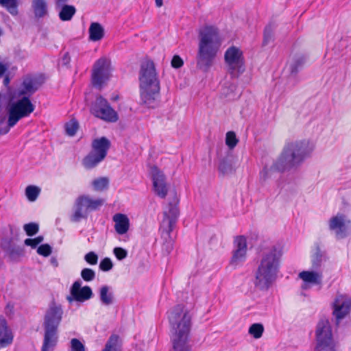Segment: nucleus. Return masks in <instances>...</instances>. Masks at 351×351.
<instances>
[{
  "mask_svg": "<svg viewBox=\"0 0 351 351\" xmlns=\"http://www.w3.org/2000/svg\"><path fill=\"white\" fill-rule=\"evenodd\" d=\"M110 145V141L105 136L95 138L92 141L91 151L83 160V165L89 169L96 167L106 157Z\"/></svg>",
  "mask_w": 351,
  "mask_h": 351,
  "instance_id": "nucleus-7",
  "label": "nucleus"
},
{
  "mask_svg": "<svg viewBox=\"0 0 351 351\" xmlns=\"http://www.w3.org/2000/svg\"><path fill=\"white\" fill-rule=\"evenodd\" d=\"M8 69V66L6 64L0 62V78L4 75Z\"/></svg>",
  "mask_w": 351,
  "mask_h": 351,
  "instance_id": "nucleus-56",
  "label": "nucleus"
},
{
  "mask_svg": "<svg viewBox=\"0 0 351 351\" xmlns=\"http://www.w3.org/2000/svg\"><path fill=\"white\" fill-rule=\"evenodd\" d=\"M32 8L36 18H43L47 14V4L45 0H32Z\"/></svg>",
  "mask_w": 351,
  "mask_h": 351,
  "instance_id": "nucleus-28",
  "label": "nucleus"
},
{
  "mask_svg": "<svg viewBox=\"0 0 351 351\" xmlns=\"http://www.w3.org/2000/svg\"><path fill=\"white\" fill-rule=\"evenodd\" d=\"M235 250L230 261V264L237 266L243 263L246 258L247 241L245 237L239 236L234 239Z\"/></svg>",
  "mask_w": 351,
  "mask_h": 351,
  "instance_id": "nucleus-17",
  "label": "nucleus"
},
{
  "mask_svg": "<svg viewBox=\"0 0 351 351\" xmlns=\"http://www.w3.org/2000/svg\"><path fill=\"white\" fill-rule=\"evenodd\" d=\"M90 111L95 117L109 122H116L118 115L108 101L102 96H98L92 104Z\"/></svg>",
  "mask_w": 351,
  "mask_h": 351,
  "instance_id": "nucleus-9",
  "label": "nucleus"
},
{
  "mask_svg": "<svg viewBox=\"0 0 351 351\" xmlns=\"http://www.w3.org/2000/svg\"><path fill=\"white\" fill-rule=\"evenodd\" d=\"M50 261H51V265H53L54 267H56L58 266V262L56 258L52 257L51 258Z\"/></svg>",
  "mask_w": 351,
  "mask_h": 351,
  "instance_id": "nucleus-58",
  "label": "nucleus"
},
{
  "mask_svg": "<svg viewBox=\"0 0 351 351\" xmlns=\"http://www.w3.org/2000/svg\"><path fill=\"white\" fill-rule=\"evenodd\" d=\"M315 351H336V344L332 337L331 326L326 319H321L316 330Z\"/></svg>",
  "mask_w": 351,
  "mask_h": 351,
  "instance_id": "nucleus-8",
  "label": "nucleus"
},
{
  "mask_svg": "<svg viewBox=\"0 0 351 351\" xmlns=\"http://www.w3.org/2000/svg\"><path fill=\"white\" fill-rule=\"evenodd\" d=\"M69 0H56V4L58 7H60L61 5L66 3Z\"/></svg>",
  "mask_w": 351,
  "mask_h": 351,
  "instance_id": "nucleus-59",
  "label": "nucleus"
},
{
  "mask_svg": "<svg viewBox=\"0 0 351 351\" xmlns=\"http://www.w3.org/2000/svg\"><path fill=\"white\" fill-rule=\"evenodd\" d=\"M52 252V248L49 244H43L40 245L37 248V253L43 256H49Z\"/></svg>",
  "mask_w": 351,
  "mask_h": 351,
  "instance_id": "nucleus-49",
  "label": "nucleus"
},
{
  "mask_svg": "<svg viewBox=\"0 0 351 351\" xmlns=\"http://www.w3.org/2000/svg\"><path fill=\"white\" fill-rule=\"evenodd\" d=\"M39 88V84L37 80L31 76H26L24 77L22 84L17 91L19 97H28L29 98L33 94H34Z\"/></svg>",
  "mask_w": 351,
  "mask_h": 351,
  "instance_id": "nucleus-18",
  "label": "nucleus"
},
{
  "mask_svg": "<svg viewBox=\"0 0 351 351\" xmlns=\"http://www.w3.org/2000/svg\"><path fill=\"white\" fill-rule=\"evenodd\" d=\"M310 284L306 282H304L303 285H302V288L303 289H308L310 288Z\"/></svg>",
  "mask_w": 351,
  "mask_h": 351,
  "instance_id": "nucleus-61",
  "label": "nucleus"
},
{
  "mask_svg": "<svg viewBox=\"0 0 351 351\" xmlns=\"http://www.w3.org/2000/svg\"><path fill=\"white\" fill-rule=\"evenodd\" d=\"M238 139L234 132L230 131L226 134V143L230 149H233L237 144Z\"/></svg>",
  "mask_w": 351,
  "mask_h": 351,
  "instance_id": "nucleus-44",
  "label": "nucleus"
},
{
  "mask_svg": "<svg viewBox=\"0 0 351 351\" xmlns=\"http://www.w3.org/2000/svg\"><path fill=\"white\" fill-rule=\"evenodd\" d=\"M192 316L182 304L176 305L169 315L172 327L171 342L173 351H191L189 343Z\"/></svg>",
  "mask_w": 351,
  "mask_h": 351,
  "instance_id": "nucleus-4",
  "label": "nucleus"
},
{
  "mask_svg": "<svg viewBox=\"0 0 351 351\" xmlns=\"http://www.w3.org/2000/svg\"><path fill=\"white\" fill-rule=\"evenodd\" d=\"M62 8L59 12V18L62 21H68L71 20L76 12V9L73 5H61Z\"/></svg>",
  "mask_w": 351,
  "mask_h": 351,
  "instance_id": "nucleus-32",
  "label": "nucleus"
},
{
  "mask_svg": "<svg viewBox=\"0 0 351 351\" xmlns=\"http://www.w3.org/2000/svg\"><path fill=\"white\" fill-rule=\"evenodd\" d=\"M11 128L7 124L5 125L3 121H0V135H4L9 132Z\"/></svg>",
  "mask_w": 351,
  "mask_h": 351,
  "instance_id": "nucleus-53",
  "label": "nucleus"
},
{
  "mask_svg": "<svg viewBox=\"0 0 351 351\" xmlns=\"http://www.w3.org/2000/svg\"><path fill=\"white\" fill-rule=\"evenodd\" d=\"M44 240L43 236H38L34 239H26L24 243L27 246H30L32 248H36Z\"/></svg>",
  "mask_w": 351,
  "mask_h": 351,
  "instance_id": "nucleus-45",
  "label": "nucleus"
},
{
  "mask_svg": "<svg viewBox=\"0 0 351 351\" xmlns=\"http://www.w3.org/2000/svg\"><path fill=\"white\" fill-rule=\"evenodd\" d=\"M184 62L179 56H174L171 60V66L173 68L179 69L183 65Z\"/></svg>",
  "mask_w": 351,
  "mask_h": 351,
  "instance_id": "nucleus-52",
  "label": "nucleus"
},
{
  "mask_svg": "<svg viewBox=\"0 0 351 351\" xmlns=\"http://www.w3.org/2000/svg\"><path fill=\"white\" fill-rule=\"evenodd\" d=\"M119 336L117 335H112L107 341L105 347L102 351H119L118 350V341Z\"/></svg>",
  "mask_w": 351,
  "mask_h": 351,
  "instance_id": "nucleus-35",
  "label": "nucleus"
},
{
  "mask_svg": "<svg viewBox=\"0 0 351 351\" xmlns=\"http://www.w3.org/2000/svg\"><path fill=\"white\" fill-rule=\"evenodd\" d=\"M282 256V250L280 245H273L262 252L254 282L257 289L267 291L276 281Z\"/></svg>",
  "mask_w": 351,
  "mask_h": 351,
  "instance_id": "nucleus-2",
  "label": "nucleus"
},
{
  "mask_svg": "<svg viewBox=\"0 0 351 351\" xmlns=\"http://www.w3.org/2000/svg\"><path fill=\"white\" fill-rule=\"evenodd\" d=\"M305 63V58L299 56L293 58L289 65V70L291 75H296L298 71L302 69Z\"/></svg>",
  "mask_w": 351,
  "mask_h": 351,
  "instance_id": "nucleus-34",
  "label": "nucleus"
},
{
  "mask_svg": "<svg viewBox=\"0 0 351 351\" xmlns=\"http://www.w3.org/2000/svg\"><path fill=\"white\" fill-rule=\"evenodd\" d=\"M82 282L80 280H76L72 285L70 289V295L66 297V300L69 303L73 301L83 302L86 301L93 296V293L89 286L81 287Z\"/></svg>",
  "mask_w": 351,
  "mask_h": 351,
  "instance_id": "nucleus-14",
  "label": "nucleus"
},
{
  "mask_svg": "<svg viewBox=\"0 0 351 351\" xmlns=\"http://www.w3.org/2000/svg\"><path fill=\"white\" fill-rule=\"evenodd\" d=\"M89 39L92 41H99L104 36V29L101 25L97 22L90 23L89 29Z\"/></svg>",
  "mask_w": 351,
  "mask_h": 351,
  "instance_id": "nucleus-26",
  "label": "nucleus"
},
{
  "mask_svg": "<svg viewBox=\"0 0 351 351\" xmlns=\"http://www.w3.org/2000/svg\"><path fill=\"white\" fill-rule=\"evenodd\" d=\"M161 229V237L163 239V243L162 245V252L163 254L168 255L173 249V240L171 237V232L173 229L169 230L168 228H160Z\"/></svg>",
  "mask_w": 351,
  "mask_h": 351,
  "instance_id": "nucleus-24",
  "label": "nucleus"
},
{
  "mask_svg": "<svg viewBox=\"0 0 351 351\" xmlns=\"http://www.w3.org/2000/svg\"><path fill=\"white\" fill-rule=\"evenodd\" d=\"M4 312L8 317H12L14 315V305L11 303H8L5 307Z\"/></svg>",
  "mask_w": 351,
  "mask_h": 351,
  "instance_id": "nucleus-54",
  "label": "nucleus"
},
{
  "mask_svg": "<svg viewBox=\"0 0 351 351\" xmlns=\"http://www.w3.org/2000/svg\"><path fill=\"white\" fill-rule=\"evenodd\" d=\"M63 310L55 302L50 303L43 324L44 329L41 351H54L58 341V326L61 322Z\"/></svg>",
  "mask_w": 351,
  "mask_h": 351,
  "instance_id": "nucleus-6",
  "label": "nucleus"
},
{
  "mask_svg": "<svg viewBox=\"0 0 351 351\" xmlns=\"http://www.w3.org/2000/svg\"><path fill=\"white\" fill-rule=\"evenodd\" d=\"M156 5L158 8H160L163 5V0H155Z\"/></svg>",
  "mask_w": 351,
  "mask_h": 351,
  "instance_id": "nucleus-60",
  "label": "nucleus"
},
{
  "mask_svg": "<svg viewBox=\"0 0 351 351\" xmlns=\"http://www.w3.org/2000/svg\"><path fill=\"white\" fill-rule=\"evenodd\" d=\"M13 341V335L8 328L6 320L0 317V348L7 347Z\"/></svg>",
  "mask_w": 351,
  "mask_h": 351,
  "instance_id": "nucleus-22",
  "label": "nucleus"
},
{
  "mask_svg": "<svg viewBox=\"0 0 351 351\" xmlns=\"http://www.w3.org/2000/svg\"><path fill=\"white\" fill-rule=\"evenodd\" d=\"M264 331V327L261 324H253L249 328V333L255 339L261 337Z\"/></svg>",
  "mask_w": 351,
  "mask_h": 351,
  "instance_id": "nucleus-38",
  "label": "nucleus"
},
{
  "mask_svg": "<svg viewBox=\"0 0 351 351\" xmlns=\"http://www.w3.org/2000/svg\"><path fill=\"white\" fill-rule=\"evenodd\" d=\"M10 231L12 232V227L11 226H10Z\"/></svg>",
  "mask_w": 351,
  "mask_h": 351,
  "instance_id": "nucleus-62",
  "label": "nucleus"
},
{
  "mask_svg": "<svg viewBox=\"0 0 351 351\" xmlns=\"http://www.w3.org/2000/svg\"><path fill=\"white\" fill-rule=\"evenodd\" d=\"M23 229L27 236L32 237L38 232L39 226L37 223L31 222L25 224L23 226Z\"/></svg>",
  "mask_w": 351,
  "mask_h": 351,
  "instance_id": "nucleus-42",
  "label": "nucleus"
},
{
  "mask_svg": "<svg viewBox=\"0 0 351 351\" xmlns=\"http://www.w3.org/2000/svg\"><path fill=\"white\" fill-rule=\"evenodd\" d=\"M86 262L91 265H95L97 263L98 256L94 252H90L84 256Z\"/></svg>",
  "mask_w": 351,
  "mask_h": 351,
  "instance_id": "nucleus-50",
  "label": "nucleus"
},
{
  "mask_svg": "<svg viewBox=\"0 0 351 351\" xmlns=\"http://www.w3.org/2000/svg\"><path fill=\"white\" fill-rule=\"evenodd\" d=\"M152 178L155 193L162 199L165 198L168 188L165 175L158 168L154 167L152 169Z\"/></svg>",
  "mask_w": 351,
  "mask_h": 351,
  "instance_id": "nucleus-16",
  "label": "nucleus"
},
{
  "mask_svg": "<svg viewBox=\"0 0 351 351\" xmlns=\"http://www.w3.org/2000/svg\"><path fill=\"white\" fill-rule=\"evenodd\" d=\"M40 192L39 187L29 185L25 189V195L30 202H34L38 197Z\"/></svg>",
  "mask_w": 351,
  "mask_h": 351,
  "instance_id": "nucleus-36",
  "label": "nucleus"
},
{
  "mask_svg": "<svg viewBox=\"0 0 351 351\" xmlns=\"http://www.w3.org/2000/svg\"><path fill=\"white\" fill-rule=\"evenodd\" d=\"M93 186L95 191H104L108 186V179L106 178H100L93 180Z\"/></svg>",
  "mask_w": 351,
  "mask_h": 351,
  "instance_id": "nucleus-40",
  "label": "nucleus"
},
{
  "mask_svg": "<svg viewBox=\"0 0 351 351\" xmlns=\"http://www.w3.org/2000/svg\"><path fill=\"white\" fill-rule=\"evenodd\" d=\"M10 108L23 117H26L34 112L35 106L31 102L29 98L25 96L14 102Z\"/></svg>",
  "mask_w": 351,
  "mask_h": 351,
  "instance_id": "nucleus-20",
  "label": "nucleus"
},
{
  "mask_svg": "<svg viewBox=\"0 0 351 351\" xmlns=\"http://www.w3.org/2000/svg\"><path fill=\"white\" fill-rule=\"evenodd\" d=\"M199 43L196 55L197 68L207 72L213 66L221 45L218 29L205 25L199 30Z\"/></svg>",
  "mask_w": 351,
  "mask_h": 351,
  "instance_id": "nucleus-3",
  "label": "nucleus"
},
{
  "mask_svg": "<svg viewBox=\"0 0 351 351\" xmlns=\"http://www.w3.org/2000/svg\"><path fill=\"white\" fill-rule=\"evenodd\" d=\"M178 203L179 199L175 193L172 199L169 201L167 209L163 212L160 228H168L169 230L173 229L180 214Z\"/></svg>",
  "mask_w": 351,
  "mask_h": 351,
  "instance_id": "nucleus-12",
  "label": "nucleus"
},
{
  "mask_svg": "<svg viewBox=\"0 0 351 351\" xmlns=\"http://www.w3.org/2000/svg\"><path fill=\"white\" fill-rule=\"evenodd\" d=\"M241 91L237 89L236 84L231 82H226L221 90V97L227 101H233L239 99Z\"/></svg>",
  "mask_w": 351,
  "mask_h": 351,
  "instance_id": "nucleus-21",
  "label": "nucleus"
},
{
  "mask_svg": "<svg viewBox=\"0 0 351 351\" xmlns=\"http://www.w3.org/2000/svg\"><path fill=\"white\" fill-rule=\"evenodd\" d=\"M22 118H23L22 116H21L19 113H17L13 109L10 108L8 111V125L10 128L14 127L17 123V122Z\"/></svg>",
  "mask_w": 351,
  "mask_h": 351,
  "instance_id": "nucleus-39",
  "label": "nucleus"
},
{
  "mask_svg": "<svg viewBox=\"0 0 351 351\" xmlns=\"http://www.w3.org/2000/svg\"><path fill=\"white\" fill-rule=\"evenodd\" d=\"M82 278L86 282L93 281L95 278V272L90 268H84L80 273Z\"/></svg>",
  "mask_w": 351,
  "mask_h": 351,
  "instance_id": "nucleus-43",
  "label": "nucleus"
},
{
  "mask_svg": "<svg viewBox=\"0 0 351 351\" xmlns=\"http://www.w3.org/2000/svg\"><path fill=\"white\" fill-rule=\"evenodd\" d=\"M113 221L115 230L119 234H124L128 231L130 221L125 215L117 213L113 216Z\"/></svg>",
  "mask_w": 351,
  "mask_h": 351,
  "instance_id": "nucleus-23",
  "label": "nucleus"
},
{
  "mask_svg": "<svg viewBox=\"0 0 351 351\" xmlns=\"http://www.w3.org/2000/svg\"><path fill=\"white\" fill-rule=\"evenodd\" d=\"M99 269L103 271H108L112 269L113 263L110 258H104L99 263Z\"/></svg>",
  "mask_w": 351,
  "mask_h": 351,
  "instance_id": "nucleus-48",
  "label": "nucleus"
},
{
  "mask_svg": "<svg viewBox=\"0 0 351 351\" xmlns=\"http://www.w3.org/2000/svg\"><path fill=\"white\" fill-rule=\"evenodd\" d=\"M350 309L351 298L342 295L337 296L333 302V315L337 325L350 313Z\"/></svg>",
  "mask_w": 351,
  "mask_h": 351,
  "instance_id": "nucleus-15",
  "label": "nucleus"
},
{
  "mask_svg": "<svg viewBox=\"0 0 351 351\" xmlns=\"http://www.w3.org/2000/svg\"><path fill=\"white\" fill-rule=\"evenodd\" d=\"M1 247L12 261H18L24 255L23 247L13 244L12 239H3Z\"/></svg>",
  "mask_w": 351,
  "mask_h": 351,
  "instance_id": "nucleus-19",
  "label": "nucleus"
},
{
  "mask_svg": "<svg viewBox=\"0 0 351 351\" xmlns=\"http://www.w3.org/2000/svg\"><path fill=\"white\" fill-rule=\"evenodd\" d=\"M140 93L141 101L147 108L157 106L160 93L158 80L154 63L146 60L142 62L139 71Z\"/></svg>",
  "mask_w": 351,
  "mask_h": 351,
  "instance_id": "nucleus-5",
  "label": "nucleus"
},
{
  "mask_svg": "<svg viewBox=\"0 0 351 351\" xmlns=\"http://www.w3.org/2000/svg\"><path fill=\"white\" fill-rule=\"evenodd\" d=\"M226 62L233 75H239L245 70L242 51L232 46L228 48L224 55Z\"/></svg>",
  "mask_w": 351,
  "mask_h": 351,
  "instance_id": "nucleus-11",
  "label": "nucleus"
},
{
  "mask_svg": "<svg viewBox=\"0 0 351 351\" xmlns=\"http://www.w3.org/2000/svg\"><path fill=\"white\" fill-rule=\"evenodd\" d=\"M71 350L85 351V346L78 339L73 338L71 340Z\"/></svg>",
  "mask_w": 351,
  "mask_h": 351,
  "instance_id": "nucleus-46",
  "label": "nucleus"
},
{
  "mask_svg": "<svg viewBox=\"0 0 351 351\" xmlns=\"http://www.w3.org/2000/svg\"><path fill=\"white\" fill-rule=\"evenodd\" d=\"M10 82V79L8 75H6L3 79V84L7 86Z\"/></svg>",
  "mask_w": 351,
  "mask_h": 351,
  "instance_id": "nucleus-57",
  "label": "nucleus"
},
{
  "mask_svg": "<svg viewBox=\"0 0 351 351\" xmlns=\"http://www.w3.org/2000/svg\"><path fill=\"white\" fill-rule=\"evenodd\" d=\"M273 38V29L271 25L265 27L264 30L263 45H267Z\"/></svg>",
  "mask_w": 351,
  "mask_h": 351,
  "instance_id": "nucleus-47",
  "label": "nucleus"
},
{
  "mask_svg": "<svg viewBox=\"0 0 351 351\" xmlns=\"http://www.w3.org/2000/svg\"><path fill=\"white\" fill-rule=\"evenodd\" d=\"M71 58L68 52L65 53L62 58L61 64L64 66H67L70 63Z\"/></svg>",
  "mask_w": 351,
  "mask_h": 351,
  "instance_id": "nucleus-55",
  "label": "nucleus"
},
{
  "mask_svg": "<svg viewBox=\"0 0 351 351\" xmlns=\"http://www.w3.org/2000/svg\"><path fill=\"white\" fill-rule=\"evenodd\" d=\"M219 171L223 175L230 174L233 171L232 165L227 159L221 160L219 164Z\"/></svg>",
  "mask_w": 351,
  "mask_h": 351,
  "instance_id": "nucleus-37",
  "label": "nucleus"
},
{
  "mask_svg": "<svg viewBox=\"0 0 351 351\" xmlns=\"http://www.w3.org/2000/svg\"><path fill=\"white\" fill-rule=\"evenodd\" d=\"M110 60L106 58L97 60L93 69L92 82L94 86L101 88L109 79L110 75Z\"/></svg>",
  "mask_w": 351,
  "mask_h": 351,
  "instance_id": "nucleus-10",
  "label": "nucleus"
},
{
  "mask_svg": "<svg viewBox=\"0 0 351 351\" xmlns=\"http://www.w3.org/2000/svg\"><path fill=\"white\" fill-rule=\"evenodd\" d=\"M313 149L314 146L307 140L286 143L278 158L269 167L265 166L261 171V179L266 180L273 173H282L298 167L311 156Z\"/></svg>",
  "mask_w": 351,
  "mask_h": 351,
  "instance_id": "nucleus-1",
  "label": "nucleus"
},
{
  "mask_svg": "<svg viewBox=\"0 0 351 351\" xmlns=\"http://www.w3.org/2000/svg\"><path fill=\"white\" fill-rule=\"evenodd\" d=\"M113 252L116 258L119 261L123 260L128 256L127 250L119 247H114Z\"/></svg>",
  "mask_w": 351,
  "mask_h": 351,
  "instance_id": "nucleus-51",
  "label": "nucleus"
},
{
  "mask_svg": "<svg viewBox=\"0 0 351 351\" xmlns=\"http://www.w3.org/2000/svg\"><path fill=\"white\" fill-rule=\"evenodd\" d=\"M79 124L78 122L75 120L72 119L69 122L66 123L65 125V130L67 135L70 136H74L78 129Z\"/></svg>",
  "mask_w": 351,
  "mask_h": 351,
  "instance_id": "nucleus-41",
  "label": "nucleus"
},
{
  "mask_svg": "<svg viewBox=\"0 0 351 351\" xmlns=\"http://www.w3.org/2000/svg\"><path fill=\"white\" fill-rule=\"evenodd\" d=\"M0 5L5 8L11 15H18L19 0H0Z\"/></svg>",
  "mask_w": 351,
  "mask_h": 351,
  "instance_id": "nucleus-33",
  "label": "nucleus"
},
{
  "mask_svg": "<svg viewBox=\"0 0 351 351\" xmlns=\"http://www.w3.org/2000/svg\"><path fill=\"white\" fill-rule=\"evenodd\" d=\"M325 260L326 252L321 250L319 243H315V252L311 256L313 269H319L322 265V263Z\"/></svg>",
  "mask_w": 351,
  "mask_h": 351,
  "instance_id": "nucleus-27",
  "label": "nucleus"
},
{
  "mask_svg": "<svg viewBox=\"0 0 351 351\" xmlns=\"http://www.w3.org/2000/svg\"><path fill=\"white\" fill-rule=\"evenodd\" d=\"M350 223V221L347 220L344 215L338 213L330 219L328 228L330 231L335 232L337 239H341L348 235V226Z\"/></svg>",
  "mask_w": 351,
  "mask_h": 351,
  "instance_id": "nucleus-13",
  "label": "nucleus"
},
{
  "mask_svg": "<svg viewBox=\"0 0 351 351\" xmlns=\"http://www.w3.org/2000/svg\"><path fill=\"white\" fill-rule=\"evenodd\" d=\"M80 201L83 202V204L85 206L86 210H87L88 211L97 210L104 203V200L102 199H93L87 196H81Z\"/></svg>",
  "mask_w": 351,
  "mask_h": 351,
  "instance_id": "nucleus-30",
  "label": "nucleus"
},
{
  "mask_svg": "<svg viewBox=\"0 0 351 351\" xmlns=\"http://www.w3.org/2000/svg\"><path fill=\"white\" fill-rule=\"evenodd\" d=\"M299 277L303 282L312 285H321L322 274L315 271H303L299 274Z\"/></svg>",
  "mask_w": 351,
  "mask_h": 351,
  "instance_id": "nucleus-25",
  "label": "nucleus"
},
{
  "mask_svg": "<svg viewBox=\"0 0 351 351\" xmlns=\"http://www.w3.org/2000/svg\"><path fill=\"white\" fill-rule=\"evenodd\" d=\"M110 289V288L107 285L102 286L99 289V299L104 306H110L114 302V295Z\"/></svg>",
  "mask_w": 351,
  "mask_h": 351,
  "instance_id": "nucleus-29",
  "label": "nucleus"
},
{
  "mask_svg": "<svg viewBox=\"0 0 351 351\" xmlns=\"http://www.w3.org/2000/svg\"><path fill=\"white\" fill-rule=\"evenodd\" d=\"M88 210H86L85 206L83 202L80 201V197H78L75 202V210L71 217L74 222H78L82 219L86 218Z\"/></svg>",
  "mask_w": 351,
  "mask_h": 351,
  "instance_id": "nucleus-31",
  "label": "nucleus"
}]
</instances>
